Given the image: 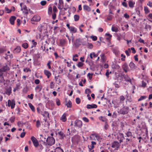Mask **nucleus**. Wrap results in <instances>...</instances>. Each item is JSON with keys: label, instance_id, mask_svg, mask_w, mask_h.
Masks as SVG:
<instances>
[{"label": "nucleus", "instance_id": "nucleus-5", "mask_svg": "<svg viewBox=\"0 0 152 152\" xmlns=\"http://www.w3.org/2000/svg\"><path fill=\"white\" fill-rule=\"evenodd\" d=\"M31 139L33 143L34 146L36 147H37L39 145V143L38 140L34 136H32Z\"/></svg>", "mask_w": 152, "mask_h": 152}, {"label": "nucleus", "instance_id": "nucleus-45", "mask_svg": "<svg viewBox=\"0 0 152 152\" xmlns=\"http://www.w3.org/2000/svg\"><path fill=\"white\" fill-rule=\"evenodd\" d=\"M54 84L53 83V82H51L50 83V88L51 89H52L54 88Z\"/></svg>", "mask_w": 152, "mask_h": 152}, {"label": "nucleus", "instance_id": "nucleus-32", "mask_svg": "<svg viewBox=\"0 0 152 152\" xmlns=\"http://www.w3.org/2000/svg\"><path fill=\"white\" fill-rule=\"evenodd\" d=\"M42 115L44 116L49 117V113L47 111H45L42 114Z\"/></svg>", "mask_w": 152, "mask_h": 152}, {"label": "nucleus", "instance_id": "nucleus-55", "mask_svg": "<svg viewBox=\"0 0 152 152\" xmlns=\"http://www.w3.org/2000/svg\"><path fill=\"white\" fill-rule=\"evenodd\" d=\"M51 63V61H49L48 62L47 65L48 66V68L49 69H50L51 68V66H50V64Z\"/></svg>", "mask_w": 152, "mask_h": 152}, {"label": "nucleus", "instance_id": "nucleus-62", "mask_svg": "<svg viewBox=\"0 0 152 152\" xmlns=\"http://www.w3.org/2000/svg\"><path fill=\"white\" fill-rule=\"evenodd\" d=\"M146 83L144 81H142V86L143 87H145L146 85Z\"/></svg>", "mask_w": 152, "mask_h": 152}, {"label": "nucleus", "instance_id": "nucleus-60", "mask_svg": "<svg viewBox=\"0 0 152 152\" xmlns=\"http://www.w3.org/2000/svg\"><path fill=\"white\" fill-rule=\"evenodd\" d=\"M99 119L100 120H101L103 122L105 121V118L102 116H101L99 118Z\"/></svg>", "mask_w": 152, "mask_h": 152}, {"label": "nucleus", "instance_id": "nucleus-59", "mask_svg": "<svg viewBox=\"0 0 152 152\" xmlns=\"http://www.w3.org/2000/svg\"><path fill=\"white\" fill-rule=\"evenodd\" d=\"M122 4L123 6H124L125 7H126L127 6V3L125 2H123L122 3Z\"/></svg>", "mask_w": 152, "mask_h": 152}, {"label": "nucleus", "instance_id": "nucleus-61", "mask_svg": "<svg viewBox=\"0 0 152 152\" xmlns=\"http://www.w3.org/2000/svg\"><path fill=\"white\" fill-rule=\"evenodd\" d=\"M112 117L113 118H116L117 117V114L115 112L113 113L112 115Z\"/></svg>", "mask_w": 152, "mask_h": 152}, {"label": "nucleus", "instance_id": "nucleus-38", "mask_svg": "<svg viewBox=\"0 0 152 152\" xmlns=\"http://www.w3.org/2000/svg\"><path fill=\"white\" fill-rule=\"evenodd\" d=\"M144 10L145 11V13L146 14H147L150 12L148 8L146 7H144Z\"/></svg>", "mask_w": 152, "mask_h": 152}, {"label": "nucleus", "instance_id": "nucleus-13", "mask_svg": "<svg viewBox=\"0 0 152 152\" xmlns=\"http://www.w3.org/2000/svg\"><path fill=\"white\" fill-rule=\"evenodd\" d=\"M65 102V105L66 106L68 107H71L72 104L71 102L69 100H67L66 99Z\"/></svg>", "mask_w": 152, "mask_h": 152}, {"label": "nucleus", "instance_id": "nucleus-19", "mask_svg": "<svg viewBox=\"0 0 152 152\" xmlns=\"http://www.w3.org/2000/svg\"><path fill=\"white\" fill-rule=\"evenodd\" d=\"M21 48L20 46H18L15 49L14 51V53H18L20 52Z\"/></svg>", "mask_w": 152, "mask_h": 152}, {"label": "nucleus", "instance_id": "nucleus-50", "mask_svg": "<svg viewBox=\"0 0 152 152\" xmlns=\"http://www.w3.org/2000/svg\"><path fill=\"white\" fill-rule=\"evenodd\" d=\"M91 38L92 39V40L94 41H96L97 39V37L96 36H92L91 37Z\"/></svg>", "mask_w": 152, "mask_h": 152}, {"label": "nucleus", "instance_id": "nucleus-63", "mask_svg": "<svg viewBox=\"0 0 152 152\" xmlns=\"http://www.w3.org/2000/svg\"><path fill=\"white\" fill-rule=\"evenodd\" d=\"M120 99L121 101H123L125 99V98L124 96H121L120 97Z\"/></svg>", "mask_w": 152, "mask_h": 152}, {"label": "nucleus", "instance_id": "nucleus-30", "mask_svg": "<svg viewBox=\"0 0 152 152\" xmlns=\"http://www.w3.org/2000/svg\"><path fill=\"white\" fill-rule=\"evenodd\" d=\"M55 152H64V151L60 148L57 147L56 148Z\"/></svg>", "mask_w": 152, "mask_h": 152}, {"label": "nucleus", "instance_id": "nucleus-58", "mask_svg": "<svg viewBox=\"0 0 152 152\" xmlns=\"http://www.w3.org/2000/svg\"><path fill=\"white\" fill-rule=\"evenodd\" d=\"M34 95L33 94H31L30 95H28V97L31 99H33V96Z\"/></svg>", "mask_w": 152, "mask_h": 152}, {"label": "nucleus", "instance_id": "nucleus-17", "mask_svg": "<svg viewBox=\"0 0 152 152\" xmlns=\"http://www.w3.org/2000/svg\"><path fill=\"white\" fill-rule=\"evenodd\" d=\"M45 74L47 76V77L49 78L51 75V73L50 72L47 70H45L44 71Z\"/></svg>", "mask_w": 152, "mask_h": 152}, {"label": "nucleus", "instance_id": "nucleus-40", "mask_svg": "<svg viewBox=\"0 0 152 152\" xmlns=\"http://www.w3.org/2000/svg\"><path fill=\"white\" fill-rule=\"evenodd\" d=\"M85 92L86 94H89L91 93V91L90 89L87 88L86 89Z\"/></svg>", "mask_w": 152, "mask_h": 152}, {"label": "nucleus", "instance_id": "nucleus-48", "mask_svg": "<svg viewBox=\"0 0 152 152\" xmlns=\"http://www.w3.org/2000/svg\"><path fill=\"white\" fill-rule=\"evenodd\" d=\"M112 15H109L107 17V19L108 20H112Z\"/></svg>", "mask_w": 152, "mask_h": 152}, {"label": "nucleus", "instance_id": "nucleus-16", "mask_svg": "<svg viewBox=\"0 0 152 152\" xmlns=\"http://www.w3.org/2000/svg\"><path fill=\"white\" fill-rule=\"evenodd\" d=\"M16 19V18L15 16H12L10 17V21L12 25H13L14 24V21Z\"/></svg>", "mask_w": 152, "mask_h": 152}, {"label": "nucleus", "instance_id": "nucleus-36", "mask_svg": "<svg viewBox=\"0 0 152 152\" xmlns=\"http://www.w3.org/2000/svg\"><path fill=\"white\" fill-rule=\"evenodd\" d=\"M147 98V96H141L140 98L138 99V101H140L144 99H146Z\"/></svg>", "mask_w": 152, "mask_h": 152}, {"label": "nucleus", "instance_id": "nucleus-46", "mask_svg": "<svg viewBox=\"0 0 152 152\" xmlns=\"http://www.w3.org/2000/svg\"><path fill=\"white\" fill-rule=\"evenodd\" d=\"M4 77L3 76H0V83L4 82Z\"/></svg>", "mask_w": 152, "mask_h": 152}, {"label": "nucleus", "instance_id": "nucleus-31", "mask_svg": "<svg viewBox=\"0 0 152 152\" xmlns=\"http://www.w3.org/2000/svg\"><path fill=\"white\" fill-rule=\"evenodd\" d=\"M55 78L56 81L57 82L58 84H59V83H61V81L60 79L58 78V77H57V76H55Z\"/></svg>", "mask_w": 152, "mask_h": 152}, {"label": "nucleus", "instance_id": "nucleus-22", "mask_svg": "<svg viewBox=\"0 0 152 152\" xmlns=\"http://www.w3.org/2000/svg\"><path fill=\"white\" fill-rule=\"evenodd\" d=\"M69 30L71 32L74 33H75L77 32L76 29L73 27L71 26V28Z\"/></svg>", "mask_w": 152, "mask_h": 152}, {"label": "nucleus", "instance_id": "nucleus-6", "mask_svg": "<svg viewBox=\"0 0 152 152\" xmlns=\"http://www.w3.org/2000/svg\"><path fill=\"white\" fill-rule=\"evenodd\" d=\"M75 126L78 127H81L82 126V123L81 121L76 120L75 122Z\"/></svg>", "mask_w": 152, "mask_h": 152}, {"label": "nucleus", "instance_id": "nucleus-44", "mask_svg": "<svg viewBox=\"0 0 152 152\" xmlns=\"http://www.w3.org/2000/svg\"><path fill=\"white\" fill-rule=\"evenodd\" d=\"M83 65V63H82L81 62H79L78 63L77 66L78 67H80L82 66Z\"/></svg>", "mask_w": 152, "mask_h": 152}, {"label": "nucleus", "instance_id": "nucleus-25", "mask_svg": "<svg viewBox=\"0 0 152 152\" xmlns=\"http://www.w3.org/2000/svg\"><path fill=\"white\" fill-rule=\"evenodd\" d=\"M61 119L63 122L66 121V115L65 114H64L61 117Z\"/></svg>", "mask_w": 152, "mask_h": 152}, {"label": "nucleus", "instance_id": "nucleus-7", "mask_svg": "<svg viewBox=\"0 0 152 152\" xmlns=\"http://www.w3.org/2000/svg\"><path fill=\"white\" fill-rule=\"evenodd\" d=\"M124 138V135L122 133H120L118 136V139L120 142V143L123 142Z\"/></svg>", "mask_w": 152, "mask_h": 152}, {"label": "nucleus", "instance_id": "nucleus-12", "mask_svg": "<svg viewBox=\"0 0 152 152\" xmlns=\"http://www.w3.org/2000/svg\"><path fill=\"white\" fill-rule=\"evenodd\" d=\"M97 105L94 104H87L86 106V107L88 109H92L94 108H96L97 107Z\"/></svg>", "mask_w": 152, "mask_h": 152}, {"label": "nucleus", "instance_id": "nucleus-43", "mask_svg": "<svg viewBox=\"0 0 152 152\" xmlns=\"http://www.w3.org/2000/svg\"><path fill=\"white\" fill-rule=\"evenodd\" d=\"M56 104L58 106H59L60 105V104H61L60 101V100H59V99H56Z\"/></svg>", "mask_w": 152, "mask_h": 152}, {"label": "nucleus", "instance_id": "nucleus-42", "mask_svg": "<svg viewBox=\"0 0 152 152\" xmlns=\"http://www.w3.org/2000/svg\"><path fill=\"white\" fill-rule=\"evenodd\" d=\"M52 8L51 7H49L48 9V13L49 15H51L52 13Z\"/></svg>", "mask_w": 152, "mask_h": 152}, {"label": "nucleus", "instance_id": "nucleus-10", "mask_svg": "<svg viewBox=\"0 0 152 152\" xmlns=\"http://www.w3.org/2000/svg\"><path fill=\"white\" fill-rule=\"evenodd\" d=\"M12 93V88L11 86H9L6 89L5 94L8 95H10Z\"/></svg>", "mask_w": 152, "mask_h": 152}, {"label": "nucleus", "instance_id": "nucleus-27", "mask_svg": "<svg viewBox=\"0 0 152 152\" xmlns=\"http://www.w3.org/2000/svg\"><path fill=\"white\" fill-rule=\"evenodd\" d=\"M129 66L132 69H134L135 68V66L134 64L132 62H131L129 64Z\"/></svg>", "mask_w": 152, "mask_h": 152}, {"label": "nucleus", "instance_id": "nucleus-35", "mask_svg": "<svg viewBox=\"0 0 152 152\" xmlns=\"http://www.w3.org/2000/svg\"><path fill=\"white\" fill-rule=\"evenodd\" d=\"M58 134L61 137V138H63V137L64 136V133L62 131H60L58 132Z\"/></svg>", "mask_w": 152, "mask_h": 152}, {"label": "nucleus", "instance_id": "nucleus-1", "mask_svg": "<svg viewBox=\"0 0 152 152\" xmlns=\"http://www.w3.org/2000/svg\"><path fill=\"white\" fill-rule=\"evenodd\" d=\"M46 143L44 142L45 145H48L50 146H52L54 145L55 143V140L53 137H48L46 140Z\"/></svg>", "mask_w": 152, "mask_h": 152}, {"label": "nucleus", "instance_id": "nucleus-64", "mask_svg": "<svg viewBox=\"0 0 152 152\" xmlns=\"http://www.w3.org/2000/svg\"><path fill=\"white\" fill-rule=\"evenodd\" d=\"M147 5L149 6L150 7H152V2L151 1H149L148 3L147 4Z\"/></svg>", "mask_w": 152, "mask_h": 152}, {"label": "nucleus", "instance_id": "nucleus-3", "mask_svg": "<svg viewBox=\"0 0 152 152\" xmlns=\"http://www.w3.org/2000/svg\"><path fill=\"white\" fill-rule=\"evenodd\" d=\"M41 19L40 17L38 15H35L31 19V21H32V23L34 24L35 22L39 21Z\"/></svg>", "mask_w": 152, "mask_h": 152}, {"label": "nucleus", "instance_id": "nucleus-37", "mask_svg": "<svg viewBox=\"0 0 152 152\" xmlns=\"http://www.w3.org/2000/svg\"><path fill=\"white\" fill-rule=\"evenodd\" d=\"M100 56L102 61H105V59L104 54H102L100 55Z\"/></svg>", "mask_w": 152, "mask_h": 152}, {"label": "nucleus", "instance_id": "nucleus-52", "mask_svg": "<svg viewBox=\"0 0 152 152\" xmlns=\"http://www.w3.org/2000/svg\"><path fill=\"white\" fill-rule=\"evenodd\" d=\"M53 10L54 13H55L57 11V9L56 7L55 6H54L53 7Z\"/></svg>", "mask_w": 152, "mask_h": 152}, {"label": "nucleus", "instance_id": "nucleus-54", "mask_svg": "<svg viewBox=\"0 0 152 152\" xmlns=\"http://www.w3.org/2000/svg\"><path fill=\"white\" fill-rule=\"evenodd\" d=\"M92 75H93L92 74H91L90 73H88L87 74V76L90 79H91V78H92Z\"/></svg>", "mask_w": 152, "mask_h": 152}, {"label": "nucleus", "instance_id": "nucleus-34", "mask_svg": "<svg viewBox=\"0 0 152 152\" xmlns=\"http://www.w3.org/2000/svg\"><path fill=\"white\" fill-rule=\"evenodd\" d=\"M74 18L75 21H77L79 19V16L78 15H75L74 16Z\"/></svg>", "mask_w": 152, "mask_h": 152}, {"label": "nucleus", "instance_id": "nucleus-14", "mask_svg": "<svg viewBox=\"0 0 152 152\" xmlns=\"http://www.w3.org/2000/svg\"><path fill=\"white\" fill-rule=\"evenodd\" d=\"M122 68L125 72H127L128 69V66L127 64L125 63L122 66Z\"/></svg>", "mask_w": 152, "mask_h": 152}, {"label": "nucleus", "instance_id": "nucleus-49", "mask_svg": "<svg viewBox=\"0 0 152 152\" xmlns=\"http://www.w3.org/2000/svg\"><path fill=\"white\" fill-rule=\"evenodd\" d=\"M40 4L44 6L46 4V1H42L40 2Z\"/></svg>", "mask_w": 152, "mask_h": 152}, {"label": "nucleus", "instance_id": "nucleus-23", "mask_svg": "<svg viewBox=\"0 0 152 152\" xmlns=\"http://www.w3.org/2000/svg\"><path fill=\"white\" fill-rule=\"evenodd\" d=\"M42 86L41 85H38L35 88L36 90H38L39 92L42 89Z\"/></svg>", "mask_w": 152, "mask_h": 152}, {"label": "nucleus", "instance_id": "nucleus-41", "mask_svg": "<svg viewBox=\"0 0 152 152\" xmlns=\"http://www.w3.org/2000/svg\"><path fill=\"white\" fill-rule=\"evenodd\" d=\"M41 124L39 120H37L36 122V126L37 128L39 127L40 126Z\"/></svg>", "mask_w": 152, "mask_h": 152}, {"label": "nucleus", "instance_id": "nucleus-57", "mask_svg": "<svg viewBox=\"0 0 152 152\" xmlns=\"http://www.w3.org/2000/svg\"><path fill=\"white\" fill-rule=\"evenodd\" d=\"M34 82L36 84H38L39 83L40 81L39 79H36L35 80Z\"/></svg>", "mask_w": 152, "mask_h": 152}, {"label": "nucleus", "instance_id": "nucleus-15", "mask_svg": "<svg viewBox=\"0 0 152 152\" xmlns=\"http://www.w3.org/2000/svg\"><path fill=\"white\" fill-rule=\"evenodd\" d=\"M123 78L124 79V80L131 83V80L128 75H124L123 76Z\"/></svg>", "mask_w": 152, "mask_h": 152}, {"label": "nucleus", "instance_id": "nucleus-8", "mask_svg": "<svg viewBox=\"0 0 152 152\" xmlns=\"http://www.w3.org/2000/svg\"><path fill=\"white\" fill-rule=\"evenodd\" d=\"M82 43V39H76L75 42V44L76 46L78 47Z\"/></svg>", "mask_w": 152, "mask_h": 152}, {"label": "nucleus", "instance_id": "nucleus-29", "mask_svg": "<svg viewBox=\"0 0 152 152\" xmlns=\"http://www.w3.org/2000/svg\"><path fill=\"white\" fill-rule=\"evenodd\" d=\"M128 4L129 6L130 7L132 8L134 7V2L132 1H129Z\"/></svg>", "mask_w": 152, "mask_h": 152}, {"label": "nucleus", "instance_id": "nucleus-53", "mask_svg": "<svg viewBox=\"0 0 152 152\" xmlns=\"http://www.w3.org/2000/svg\"><path fill=\"white\" fill-rule=\"evenodd\" d=\"M121 56L123 57L121 58V60L122 61H124L125 60V58L126 57L125 56L122 54H121Z\"/></svg>", "mask_w": 152, "mask_h": 152}, {"label": "nucleus", "instance_id": "nucleus-2", "mask_svg": "<svg viewBox=\"0 0 152 152\" xmlns=\"http://www.w3.org/2000/svg\"><path fill=\"white\" fill-rule=\"evenodd\" d=\"M129 107L127 106H124L120 111V113L122 114L125 115L129 112Z\"/></svg>", "mask_w": 152, "mask_h": 152}, {"label": "nucleus", "instance_id": "nucleus-21", "mask_svg": "<svg viewBox=\"0 0 152 152\" xmlns=\"http://www.w3.org/2000/svg\"><path fill=\"white\" fill-rule=\"evenodd\" d=\"M24 10L23 11L24 13H25V14H28V12H27V7L26 5H24L23 7V8H21V10L22 11L23 10Z\"/></svg>", "mask_w": 152, "mask_h": 152}, {"label": "nucleus", "instance_id": "nucleus-33", "mask_svg": "<svg viewBox=\"0 0 152 152\" xmlns=\"http://www.w3.org/2000/svg\"><path fill=\"white\" fill-rule=\"evenodd\" d=\"M22 46L24 48L26 49L28 47V45L27 43H24L22 44Z\"/></svg>", "mask_w": 152, "mask_h": 152}, {"label": "nucleus", "instance_id": "nucleus-28", "mask_svg": "<svg viewBox=\"0 0 152 152\" xmlns=\"http://www.w3.org/2000/svg\"><path fill=\"white\" fill-rule=\"evenodd\" d=\"M28 105L32 111L33 112H34L35 111V109L32 104L31 103H29L28 104Z\"/></svg>", "mask_w": 152, "mask_h": 152}, {"label": "nucleus", "instance_id": "nucleus-47", "mask_svg": "<svg viewBox=\"0 0 152 152\" xmlns=\"http://www.w3.org/2000/svg\"><path fill=\"white\" fill-rule=\"evenodd\" d=\"M76 102L77 104H79L80 102V100L79 98H77L76 99Z\"/></svg>", "mask_w": 152, "mask_h": 152}, {"label": "nucleus", "instance_id": "nucleus-24", "mask_svg": "<svg viewBox=\"0 0 152 152\" xmlns=\"http://www.w3.org/2000/svg\"><path fill=\"white\" fill-rule=\"evenodd\" d=\"M126 134L127 137H130L131 138L133 137L132 133L130 131H128L126 133Z\"/></svg>", "mask_w": 152, "mask_h": 152}, {"label": "nucleus", "instance_id": "nucleus-18", "mask_svg": "<svg viewBox=\"0 0 152 152\" xmlns=\"http://www.w3.org/2000/svg\"><path fill=\"white\" fill-rule=\"evenodd\" d=\"M119 144V143L118 141H115L113 143L112 147L113 148L118 147Z\"/></svg>", "mask_w": 152, "mask_h": 152}, {"label": "nucleus", "instance_id": "nucleus-20", "mask_svg": "<svg viewBox=\"0 0 152 152\" xmlns=\"http://www.w3.org/2000/svg\"><path fill=\"white\" fill-rule=\"evenodd\" d=\"M83 9L84 10L89 12L91 10V8L88 6L85 5L83 6Z\"/></svg>", "mask_w": 152, "mask_h": 152}, {"label": "nucleus", "instance_id": "nucleus-11", "mask_svg": "<svg viewBox=\"0 0 152 152\" xmlns=\"http://www.w3.org/2000/svg\"><path fill=\"white\" fill-rule=\"evenodd\" d=\"M0 69L2 72H6L7 71L9 70L10 68L7 65H6L5 66H3Z\"/></svg>", "mask_w": 152, "mask_h": 152}, {"label": "nucleus", "instance_id": "nucleus-39", "mask_svg": "<svg viewBox=\"0 0 152 152\" xmlns=\"http://www.w3.org/2000/svg\"><path fill=\"white\" fill-rule=\"evenodd\" d=\"M5 10L7 13H9L11 12L12 10H9L7 7H6L5 8Z\"/></svg>", "mask_w": 152, "mask_h": 152}, {"label": "nucleus", "instance_id": "nucleus-26", "mask_svg": "<svg viewBox=\"0 0 152 152\" xmlns=\"http://www.w3.org/2000/svg\"><path fill=\"white\" fill-rule=\"evenodd\" d=\"M111 29L112 31L116 32H117L118 31V29L116 26H113L112 27Z\"/></svg>", "mask_w": 152, "mask_h": 152}, {"label": "nucleus", "instance_id": "nucleus-56", "mask_svg": "<svg viewBox=\"0 0 152 152\" xmlns=\"http://www.w3.org/2000/svg\"><path fill=\"white\" fill-rule=\"evenodd\" d=\"M5 51V50L4 48H0V53H3Z\"/></svg>", "mask_w": 152, "mask_h": 152}, {"label": "nucleus", "instance_id": "nucleus-9", "mask_svg": "<svg viewBox=\"0 0 152 152\" xmlns=\"http://www.w3.org/2000/svg\"><path fill=\"white\" fill-rule=\"evenodd\" d=\"M96 144V143L94 141H92L91 142V144L90 145H88V148L89 149V151H90L92 149H93L94 147V145Z\"/></svg>", "mask_w": 152, "mask_h": 152}, {"label": "nucleus", "instance_id": "nucleus-4", "mask_svg": "<svg viewBox=\"0 0 152 152\" xmlns=\"http://www.w3.org/2000/svg\"><path fill=\"white\" fill-rule=\"evenodd\" d=\"M15 104V102L14 100L13 99L12 101L10 100H8L7 105L8 107L11 106V109H13L14 108Z\"/></svg>", "mask_w": 152, "mask_h": 152}, {"label": "nucleus", "instance_id": "nucleus-51", "mask_svg": "<svg viewBox=\"0 0 152 152\" xmlns=\"http://www.w3.org/2000/svg\"><path fill=\"white\" fill-rule=\"evenodd\" d=\"M83 120L86 122H88L89 121L88 119L86 117H83Z\"/></svg>", "mask_w": 152, "mask_h": 152}]
</instances>
